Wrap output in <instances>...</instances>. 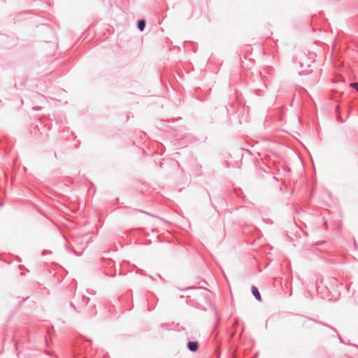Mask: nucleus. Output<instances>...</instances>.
Listing matches in <instances>:
<instances>
[{"label": "nucleus", "instance_id": "8", "mask_svg": "<svg viewBox=\"0 0 358 358\" xmlns=\"http://www.w3.org/2000/svg\"><path fill=\"white\" fill-rule=\"evenodd\" d=\"M200 287H186L185 289H199Z\"/></svg>", "mask_w": 358, "mask_h": 358}, {"label": "nucleus", "instance_id": "10", "mask_svg": "<svg viewBox=\"0 0 358 358\" xmlns=\"http://www.w3.org/2000/svg\"><path fill=\"white\" fill-rule=\"evenodd\" d=\"M89 300H90V298H87V301H89ZM87 302H88V301H83V304L85 305V304L87 303Z\"/></svg>", "mask_w": 358, "mask_h": 358}, {"label": "nucleus", "instance_id": "1", "mask_svg": "<svg viewBox=\"0 0 358 358\" xmlns=\"http://www.w3.org/2000/svg\"><path fill=\"white\" fill-rule=\"evenodd\" d=\"M187 348L189 351L194 352L199 348V343L197 341H189Z\"/></svg>", "mask_w": 358, "mask_h": 358}, {"label": "nucleus", "instance_id": "5", "mask_svg": "<svg viewBox=\"0 0 358 358\" xmlns=\"http://www.w3.org/2000/svg\"><path fill=\"white\" fill-rule=\"evenodd\" d=\"M350 86L353 88V89H355L357 92H358V83H351L350 84Z\"/></svg>", "mask_w": 358, "mask_h": 358}, {"label": "nucleus", "instance_id": "7", "mask_svg": "<svg viewBox=\"0 0 358 358\" xmlns=\"http://www.w3.org/2000/svg\"><path fill=\"white\" fill-rule=\"evenodd\" d=\"M71 306H72V307H73V308H74L77 312H79V311H80V308H77L74 306V304H73L72 302H71Z\"/></svg>", "mask_w": 358, "mask_h": 358}, {"label": "nucleus", "instance_id": "2", "mask_svg": "<svg viewBox=\"0 0 358 358\" xmlns=\"http://www.w3.org/2000/svg\"><path fill=\"white\" fill-rule=\"evenodd\" d=\"M251 290H252V293L253 296L255 297V299L257 301H260L262 300V297H261V294L259 292L258 288L255 286H252Z\"/></svg>", "mask_w": 358, "mask_h": 358}, {"label": "nucleus", "instance_id": "4", "mask_svg": "<svg viewBox=\"0 0 358 358\" xmlns=\"http://www.w3.org/2000/svg\"><path fill=\"white\" fill-rule=\"evenodd\" d=\"M336 110H337V116H336V118L338 120H339L341 122H343V120L341 117V113H340V111H339V106H336Z\"/></svg>", "mask_w": 358, "mask_h": 358}, {"label": "nucleus", "instance_id": "12", "mask_svg": "<svg viewBox=\"0 0 358 358\" xmlns=\"http://www.w3.org/2000/svg\"><path fill=\"white\" fill-rule=\"evenodd\" d=\"M55 358H57V357H55Z\"/></svg>", "mask_w": 358, "mask_h": 358}, {"label": "nucleus", "instance_id": "9", "mask_svg": "<svg viewBox=\"0 0 358 358\" xmlns=\"http://www.w3.org/2000/svg\"><path fill=\"white\" fill-rule=\"evenodd\" d=\"M41 109V107L40 106H35L33 108L34 110H40Z\"/></svg>", "mask_w": 358, "mask_h": 358}, {"label": "nucleus", "instance_id": "6", "mask_svg": "<svg viewBox=\"0 0 358 358\" xmlns=\"http://www.w3.org/2000/svg\"><path fill=\"white\" fill-rule=\"evenodd\" d=\"M293 62H294V63H297V62H299V63L301 65V66H303V64H302V62H301V61H298L296 57H294V58H293Z\"/></svg>", "mask_w": 358, "mask_h": 358}, {"label": "nucleus", "instance_id": "3", "mask_svg": "<svg viewBox=\"0 0 358 358\" xmlns=\"http://www.w3.org/2000/svg\"><path fill=\"white\" fill-rule=\"evenodd\" d=\"M145 24H146L145 20L143 19H141L138 21L137 27L141 31H143L145 29Z\"/></svg>", "mask_w": 358, "mask_h": 358}, {"label": "nucleus", "instance_id": "11", "mask_svg": "<svg viewBox=\"0 0 358 358\" xmlns=\"http://www.w3.org/2000/svg\"><path fill=\"white\" fill-rule=\"evenodd\" d=\"M339 340H340L341 342H342V339H341V337H339Z\"/></svg>", "mask_w": 358, "mask_h": 358}]
</instances>
